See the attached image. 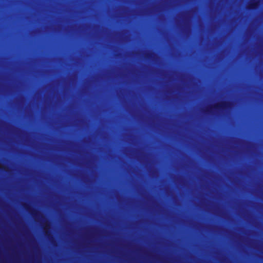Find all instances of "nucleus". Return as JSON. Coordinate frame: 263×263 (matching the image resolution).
Segmentation results:
<instances>
[{"mask_svg": "<svg viewBox=\"0 0 263 263\" xmlns=\"http://www.w3.org/2000/svg\"><path fill=\"white\" fill-rule=\"evenodd\" d=\"M153 53H148L145 54V57L147 59H151L152 57Z\"/></svg>", "mask_w": 263, "mask_h": 263, "instance_id": "39448f33", "label": "nucleus"}, {"mask_svg": "<svg viewBox=\"0 0 263 263\" xmlns=\"http://www.w3.org/2000/svg\"><path fill=\"white\" fill-rule=\"evenodd\" d=\"M231 105L232 103L230 102L222 101L207 107L203 111L206 114H211L213 109L217 111H223L230 108Z\"/></svg>", "mask_w": 263, "mask_h": 263, "instance_id": "f257e3e1", "label": "nucleus"}, {"mask_svg": "<svg viewBox=\"0 0 263 263\" xmlns=\"http://www.w3.org/2000/svg\"><path fill=\"white\" fill-rule=\"evenodd\" d=\"M23 206L27 211H28L32 215V216L33 217H35V216H36L37 213V212L36 210H32L30 208V206L28 204H24L23 205Z\"/></svg>", "mask_w": 263, "mask_h": 263, "instance_id": "f03ea898", "label": "nucleus"}, {"mask_svg": "<svg viewBox=\"0 0 263 263\" xmlns=\"http://www.w3.org/2000/svg\"><path fill=\"white\" fill-rule=\"evenodd\" d=\"M44 233H45V236L48 238H49V239L50 240L51 239L53 238V237L50 235V233L48 231H47L45 230L44 231Z\"/></svg>", "mask_w": 263, "mask_h": 263, "instance_id": "20e7f679", "label": "nucleus"}, {"mask_svg": "<svg viewBox=\"0 0 263 263\" xmlns=\"http://www.w3.org/2000/svg\"><path fill=\"white\" fill-rule=\"evenodd\" d=\"M258 5V1L256 0H253L249 3L248 8L251 10H255L257 8Z\"/></svg>", "mask_w": 263, "mask_h": 263, "instance_id": "7ed1b4c3", "label": "nucleus"}]
</instances>
